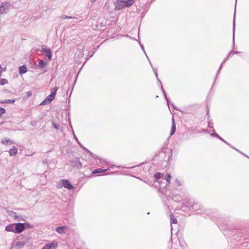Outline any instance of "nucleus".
<instances>
[{
  "instance_id": "2",
  "label": "nucleus",
  "mask_w": 249,
  "mask_h": 249,
  "mask_svg": "<svg viewBox=\"0 0 249 249\" xmlns=\"http://www.w3.org/2000/svg\"><path fill=\"white\" fill-rule=\"evenodd\" d=\"M62 187L68 190H71L73 188V185L67 179H62L57 184L58 188H60Z\"/></svg>"
},
{
  "instance_id": "24",
  "label": "nucleus",
  "mask_w": 249,
  "mask_h": 249,
  "mask_svg": "<svg viewBox=\"0 0 249 249\" xmlns=\"http://www.w3.org/2000/svg\"><path fill=\"white\" fill-rule=\"evenodd\" d=\"M5 109L2 107H0V117L1 116L2 114H4L5 113Z\"/></svg>"
},
{
  "instance_id": "11",
  "label": "nucleus",
  "mask_w": 249,
  "mask_h": 249,
  "mask_svg": "<svg viewBox=\"0 0 249 249\" xmlns=\"http://www.w3.org/2000/svg\"><path fill=\"white\" fill-rule=\"evenodd\" d=\"M14 224H11L9 225H8L5 229V230L6 231L8 232H14Z\"/></svg>"
},
{
  "instance_id": "18",
  "label": "nucleus",
  "mask_w": 249,
  "mask_h": 249,
  "mask_svg": "<svg viewBox=\"0 0 249 249\" xmlns=\"http://www.w3.org/2000/svg\"><path fill=\"white\" fill-rule=\"evenodd\" d=\"M46 63L45 62L42 60H39L38 62V67L40 68H44L46 67Z\"/></svg>"
},
{
  "instance_id": "3",
  "label": "nucleus",
  "mask_w": 249,
  "mask_h": 249,
  "mask_svg": "<svg viewBox=\"0 0 249 249\" xmlns=\"http://www.w3.org/2000/svg\"><path fill=\"white\" fill-rule=\"evenodd\" d=\"M25 225L23 223H14V229L13 233L16 234L20 233L24 231Z\"/></svg>"
},
{
  "instance_id": "16",
  "label": "nucleus",
  "mask_w": 249,
  "mask_h": 249,
  "mask_svg": "<svg viewBox=\"0 0 249 249\" xmlns=\"http://www.w3.org/2000/svg\"><path fill=\"white\" fill-rule=\"evenodd\" d=\"M19 71L20 74H23L27 72V68L25 66H21L19 68Z\"/></svg>"
},
{
  "instance_id": "21",
  "label": "nucleus",
  "mask_w": 249,
  "mask_h": 249,
  "mask_svg": "<svg viewBox=\"0 0 249 249\" xmlns=\"http://www.w3.org/2000/svg\"><path fill=\"white\" fill-rule=\"evenodd\" d=\"M171 176L169 174H167L165 177V179L168 183H170L171 180Z\"/></svg>"
},
{
  "instance_id": "23",
  "label": "nucleus",
  "mask_w": 249,
  "mask_h": 249,
  "mask_svg": "<svg viewBox=\"0 0 249 249\" xmlns=\"http://www.w3.org/2000/svg\"><path fill=\"white\" fill-rule=\"evenodd\" d=\"M0 84L1 85H4L8 84V81L5 79H1L0 80Z\"/></svg>"
},
{
  "instance_id": "31",
  "label": "nucleus",
  "mask_w": 249,
  "mask_h": 249,
  "mask_svg": "<svg viewBox=\"0 0 249 249\" xmlns=\"http://www.w3.org/2000/svg\"><path fill=\"white\" fill-rule=\"evenodd\" d=\"M153 69V71H154L157 78H158V73H157L156 70L155 69Z\"/></svg>"
},
{
  "instance_id": "17",
  "label": "nucleus",
  "mask_w": 249,
  "mask_h": 249,
  "mask_svg": "<svg viewBox=\"0 0 249 249\" xmlns=\"http://www.w3.org/2000/svg\"><path fill=\"white\" fill-rule=\"evenodd\" d=\"M108 170V169H103L101 168H99V169L95 170L93 172V174L102 173L106 172V171H107Z\"/></svg>"
},
{
  "instance_id": "22",
  "label": "nucleus",
  "mask_w": 249,
  "mask_h": 249,
  "mask_svg": "<svg viewBox=\"0 0 249 249\" xmlns=\"http://www.w3.org/2000/svg\"><path fill=\"white\" fill-rule=\"evenodd\" d=\"M15 102V100L14 99H8L6 100L3 102V103L6 104H13Z\"/></svg>"
},
{
  "instance_id": "6",
  "label": "nucleus",
  "mask_w": 249,
  "mask_h": 249,
  "mask_svg": "<svg viewBox=\"0 0 249 249\" xmlns=\"http://www.w3.org/2000/svg\"><path fill=\"white\" fill-rule=\"evenodd\" d=\"M42 52L46 54V56L48 57L49 61L52 59V52L50 48L45 47H42Z\"/></svg>"
},
{
  "instance_id": "33",
  "label": "nucleus",
  "mask_w": 249,
  "mask_h": 249,
  "mask_svg": "<svg viewBox=\"0 0 249 249\" xmlns=\"http://www.w3.org/2000/svg\"><path fill=\"white\" fill-rule=\"evenodd\" d=\"M226 60H227V59H225V60L223 62V63H222V64H221V66H220V68H219V71H220V70L221 69V67H222V65L225 63V62L226 61Z\"/></svg>"
},
{
  "instance_id": "12",
  "label": "nucleus",
  "mask_w": 249,
  "mask_h": 249,
  "mask_svg": "<svg viewBox=\"0 0 249 249\" xmlns=\"http://www.w3.org/2000/svg\"><path fill=\"white\" fill-rule=\"evenodd\" d=\"M8 215L12 217V218H14L15 219H18L19 220V216H18V215H17V213L13 211H9L8 212Z\"/></svg>"
},
{
  "instance_id": "19",
  "label": "nucleus",
  "mask_w": 249,
  "mask_h": 249,
  "mask_svg": "<svg viewBox=\"0 0 249 249\" xmlns=\"http://www.w3.org/2000/svg\"><path fill=\"white\" fill-rule=\"evenodd\" d=\"M163 177V174L160 173H157L154 175V177L157 179H159Z\"/></svg>"
},
{
  "instance_id": "27",
  "label": "nucleus",
  "mask_w": 249,
  "mask_h": 249,
  "mask_svg": "<svg viewBox=\"0 0 249 249\" xmlns=\"http://www.w3.org/2000/svg\"><path fill=\"white\" fill-rule=\"evenodd\" d=\"M161 89H162V91H163V93H164V94L165 97V98H166V99L167 101L168 102V99H167V97H166L165 92L164 90H163V87H162V85L161 86Z\"/></svg>"
},
{
  "instance_id": "9",
  "label": "nucleus",
  "mask_w": 249,
  "mask_h": 249,
  "mask_svg": "<svg viewBox=\"0 0 249 249\" xmlns=\"http://www.w3.org/2000/svg\"><path fill=\"white\" fill-rule=\"evenodd\" d=\"M25 244L26 243L24 241H18L16 242L14 248H15L16 249H20L23 248Z\"/></svg>"
},
{
  "instance_id": "14",
  "label": "nucleus",
  "mask_w": 249,
  "mask_h": 249,
  "mask_svg": "<svg viewBox=\"0 0 249 249\" xmlns=\"http://www.w3.org/2000/svg\"><path fill=\"white\" fill-rule=\"evenodd\" d=\"M176 131V125L174 122V118H172V129L171 130L170 135H173Z\"/></svg>"
},
{
  "instance_id": "28",
  "label": "nucleus",
  "mask_w": 249,
  "mask_h": 249,
  "mask_svg": "<svg viewBox=\"0 0 249 249\" xmlns=\"http://www.w3.org/2000/svg\"><path fill=\"white\" fill-rule=\"evenodd\" d=\"M234 30H235V20H233V39L234 38Z\"/></svg>"
},
{
  "instance_id": "30",
  "label": "nucleus",
  "mask_w": 249,
  "mask_h": 249,
  "mask_svg": "<svg viewBox=\"0 0 249 249\" xmlns=\"http://www.w3.org/2000/svg\"><path fill=\"white\" fill-rule=\"evenodd\" d=\"M211 136L216 137L217 138L219 137V136L216 133H212V134H211Z\"/></svg>"
},
{
  "instance_id": "15",
  "label": "nucleus",
  "mask_w": 249,
  "mask_h": 249,
  "mask_svg": "<svg viewBox=\"0 0 249 249\" xmlns=\"http://www.w3.org/2000/svg\"><path fill=\"white\" fill-rule=\"evenodd\" d=\"M1 143L3 144L8 145L13 143V142L11 141L10 139H3L1 140Z\"/></svg>"
},
{
  "instance_id": "8",
  "label": "nucleus",
  "mask_w": 249,
  "mask_h": 249,
  "mask_svg": "<svg viewBox=\"0 0 249 249\" xmlns=\"http://www.w3.org/2000/svg\"><path fill=\"white\" fill-rule=\"evenodd\" d=\"M67 229V226H61V227H58L55 228V231L59 233V234H64L65 233V231Z\"/></svg>"
},
{
  "instance_id": "35",
  "label": "nucleus",
  "mask_w": 249,
  "mask_h": 249,
  "mask_svg": "<svg viewBox=\"0 0 249 249\" xmlns=\"http://www.w3.org/2000/svg\"><path fill=\"white\" fill-rule=\"evenodd\" d=\"M27 95L28 96H31L32 95V93L31 92L29 91L27 92Z\"/></svg>"
},
{
  "instance_id": "34",
  "label": "nucleus",
  "mask_w": 249,
  "mask_h": 249,
  "mask_svg": "<svg viewBox=\"0 0 249 249\" xmlns=\"http://www.w3.org/2000/svg\"><path fill=\"white\" fill-rule=\"evenodd\" d=\"M64 18H72L71 17H68V16H65L64 17Z\"/></svg>"
},
{
  "instance_id": "20",
  "label": "nucleus",
  "mask_w": 249,
  "mask_h": 249,
  "mask_svg": "<svg viewBox=\"0 0 249 249\" xmlns=\"http://www.w3.org/2000/svg\"><path fill=\"white\" fill-rule=\"evenodd\" d=\"M170 219H171V224L172 223L177 224L178 221L175 218L174 215H170Z\"/></svg>"
},
{
  "instance_id": "32",
  "label": "nucleus",
  "mask_w": 249,
  "mask_h": 249,
  "mask_svg": "<svg viewBox=\"0 0 249 249\" xmlns=\"http://www.w3.org/2000/svg\"><path fill=\"white\" fill-rule=\"evenodd\" d=\"M218 138L220 140H221V141H223L224 142H225L226 143H227V144H229V143H228L227 142L225 141V140H223V139L222 138H221L220 136H219V137H218Z\"/></svg>"
},
{
  "instance_id": "13",
  "label": "nucleus",
  "mask_w": 249,
  "mask_h": 249,
  "mask_svg": "<svg viewBox=\"0 0 249 249\" xmlns=\"http://www.w3.org/2000/svg\"><path fill=\"white\" fill-rule=\"evenodd\" d=\"M18 152V150L16 147H13L12 148H11L9 150V154L11 156H15Z\"/></svg>"
},
{
  "instance_id": "25",
  "label": "nucleus",
  "mask_w": 249,
  "mask_h": 249,
  "mask_svg": "<svg viewBox=\"0 0 249 249\" xmlns=\"http://www.w3.org/2000/svg\"><path fill=\"white\" fill-rule=\"evenodd\" d=\"M75 162H77L78 163H76V164H74L73 165L74 166H76L77 167H79V166H81V165L80 164V162H79V161L78 159H75Z\"/></svg>"
},
{
  "instance_id": "26",
  "label": "nucleus",
  "mask_w": 249,
  "mask_h": 249,
  "mask_svg": "<svg viewBox=\"0 0 249 249\" xmlns=\"http://www.w3.org/2000/svg\"><path fill=\"white\" fill-rule=\"evenodd\" d=\"M175 181L178 186H180L181 185V183L180 181H179L178 179H176Z\"/></svg>"
},
{
  "instance_id": "7",
  "label": "nucleus",
  "mask_w": 249,
  "mask_h": 249,
  "mask_svg": "<svg viewBox=\"0 0 249 249\" xmlns=\"http://www.w3.org/2000/svg\"><path fill=\"white\" fill-rule=\"evenodd\" d=\"M9 6L10 5L8 2L3 3L0 7V14H2L5 12V11L9 9Z\"/></svg>"
},
{
  "instance_id": "4",
  "label": "nucleus",
  "mask_w": 249,
  "mask_h": 249,
  "mask_svg": "<svg viewBox=\"0 0 249 249\" xmlns=\"http://www.w3.org/2000/svg\"><path fill=\"white\" fill-rule=\"evenodd\" d=\"M58 244L56 241H53L52 242L46 244L41 249H56Z\"/></svg>"
},
{
  "instance_id": "37",
  "label": "nucleus",
  "mask_w": 249,
  "mask_h": 249,
  "mask_svg": "<svg viewBox=\"0 0 249 249\" xmlns=\"http://www.w3.org/2000/svg\"><path fill=\"white\" fill-rule=\"evenodd\" d=\"M101 160V162H105L103 160Z\"/></svg>"
},
{
  "instance_id": "36",
  "label": "nucleus",
  "mask_w": 249,
  "mask_h": 249,
  "mask_svg": "<svg viewBox=\"0 0 249 249\" xmlns=\"http://www.w3.org/2000/svg\"><path fill=\"white\" fill-rule=\"evenodd\" d=\"M74 137L76 139V140L77 141H78L77 138H76V137L75 136V135L74 134Z\"/></svg>"
},
{
  "instance_id": "10",
  "label": "nucleus",
  "mask_w": 249,
  "mask_h": 249,
  "mask_svg": "<svg viewBox=\"0 0 249 249\" xmlns=\"http://www.w3.org/2000/svg\"><path fill=\"white\" fill-rule=\"evenodd\" d=\"M134 0H124V2L125 7H129L134 4Z\"/></svg>"
},
{
  "instance_id": "5",
  "label": "nucleus",
  "mask_w": 249,
  "mask_h": 249,
  "mask_svg": "<svg viewBox=\"0 0 249 249\" xmlns=\"http://www.w3.org/2000/svg\"><path fill=\"white\" fill-rule=\"evenodd\" d=\"M124 0H116L114 2L115 9L120 10L125 7Z\"/></svg>"
},
{
  "instance_id": "29",
  "label": "nucleus",
  "mask_w": 249,
  "mask_h": 249,
  "mask_svg": "<svg viewBox=\"0 0 249 249\" xmlns=\"http://www.w3.org/2000/svg\"><path fill=\"white\" fill-rule=\"evenodd\" d=\"M53 126L54 128L56 129H58L59 128L58 125L56 124H53Z\"/></svg>"
},
{
  "instance_id": "1",
  "label": "nucleus",
  "mask_w": 249,
  "mask_h": 249,
  "mask_svg": "<svg viewBox=\"0 0 249 249\" xmlns=\"http://www.w3.org/2000/svg\"><path fill=\"white\" fill-rule=\"evenodd\" d=\"M57 89L58 88L56 87L53 88L51 93L47 97L46 99L41 103V105L50 103L54 99Z\"/></svg>"
}]
</instances>
